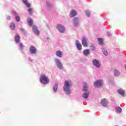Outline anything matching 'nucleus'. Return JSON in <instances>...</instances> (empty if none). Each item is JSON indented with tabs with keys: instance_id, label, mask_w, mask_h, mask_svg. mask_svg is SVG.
<instances>
[{
	"instance_id": "nucleus-1",
	"label": "nucleus",
	"mask_w": 126,
	"mask_h": 126,
	"mask_svg": "<svg viewBox=\"0 0 126 126\" xmlns=\"http://www.w3.org/2000/svg\"><path fill=\"white\" fill-rule=\"evenodd\" d=\"M70 81H65L64 86H63V90L65 92L66 94L67 95H68L71 93V92L70 91V90H69V88H70V86H71V84H70Z\"/></svg>"
},
{
	"instance_id": "nucleus-2",
	"label": "nucleus",
	"mask_w": 126,
	"mask_h": 126,
	"mask_svg": "<svg viewBox=\"0 0 126 126\" xmlns=\"http://www.w3.org/2000/svg\"><path fill=\"white\" fill-rule=\"evenodd\" d=\"M40 81L42 84H49L50 80L49 78L46 76L45 75H41Z\"/></svg>"
},
{
	"instance_id": "nucleus-3",
	"label": "nucleus",
	"mask_w": 126,
	"mask_h": 126,
	"mask_svg": "<svg viewBox=\"0 0 126 126\" xmlns=\"http://www.w3.org/2000/svg\"><path fill=\"white\" fill-rule=\"evenodd\" d=\"M57 29L61 33H64V31H65L64 27L62 25H58L57 26Z\"/></svg>"
},
{
	"instance_id": "nucleus-4",
	"label": "nucleus",
	"mask_w": 126,
	"mask_h": 126,
	"mask_svg": "<svg viewBox=\"0 0 126 126\" xmlns=\"http://www.w3.org/2000/svg\"><path fill=\"white\" fill-rule=\"evenodd\" d=\"M82 44L83 47H85L86 48H87V47H88V43H87V39H86V38H85V37H82Z\"/></svg>"
},
{
	"instance_id": "nucleus-5",
	"label": "nucleus",
	"mask_w": 126,
	"mask_h": 126,
	"mask_svg": "<svg viewBox=\"0 0 126 126\" xmlns=\"http://www.w3.org/2000/svg\"><path fill=\"white\" fill-rule=\"evenodd\" d=\"M102 84H103V82L102 80H99L94 82V86H95V87H100L102 86Z\"/></svg>"
},
{
	"instance_id": "nucleus-6",
	"label": "nucleus",
	"mask_w": 126,
	"mask_h": 126,
	"mask_svg": "<svg viewBox=\"0 0 126 126\" xmlns=\"http://www.w3.org/2000/svg\"><path fill=\"white\" fill-rule=\"evenodd\" d=\"M93 63L94 66H96V67H100L101 66V64L100 63V62L96 59H94L93 61Z\"/></svg>"
},
{
	"instance_id": "nucleus-7",
	"label": "nucleus",
	"mask_w": 126,
	"mask_h": 126,
	"mask_svg": "<svg viewBox=\"0 0 126 126\" xmlns=\"http://www.w3.org/2000/svg\"><path fill=\"white\" fill-rule=\"evenodd\" d=\"M55 63L59 68H60V69L63 68V64H62V63H61L60 60L58 59H55Z\"/></svg>"
},
{
	"instance_id": "nucleus-8",
	"label": "nucleus",
	"mask_w": 126,
	"mask_h": 126,
	"mask_svg": "<svg viewBox=\"0 0 126 126\" xmlns=\"http://www.w3.org/2000/svg\"><path fill=\"white\" fill-rule=\"evenodd\" d=\"M32 31L36 35H39L40 34V32L36 26H32Z\"/></svg>"
},
{
	"instance_id": "nucleus-9",
	"label": "nucleus",
	"mask_w": 126,
	"mask_h": 126,
	"mask_svg": "<svg viewBox=\"0 0 126 126\" xmlns=\"http://www.w3.org/2000/svg\"><path fill=\"white\" fill-rule=\"evenodd\" d=\"M76 46L79 51L82 50V45H81V44H80V42L78 40L76 41Z\"/></svg>"
},
{
	"instance_id": "nucleus-10",
	"label": "nucleus",
	"mask_w": 126,
	"mask_h": 126,
	"mask_svg": "<svg viewBox=\"0 0 126 126\" xmlns=\"http://www.w3.org/2000/svg\"><path fill=\"white\" fill-rule=\"evenodd\" d=\"M118 93L123 97H125V96H126V93H125V91L122 90L121 89H118Z\"/></svg>"
},
{
	"instance_id": "nucleus-11",
	"label": "nucleus",
	"mask_w": 126,
	"mask_h": 126,
	"mask_svg": "<svg viewBox=\"0 0 126 126\" xmlns=\"http://www.w3.org/2000/svg\"><path fill=\"white\" fill-rule=\"evenodd\" d=\"M30 52L32 54H36V52H37V49L34 46H31L30 49Z\"/></svg>"
},
{
	"instance_id": "nucleus-12",
	"label": "nucleus",
	"mask_w": 126,
	"mask_h": 126,
	"mask_svg": "<svg viewBox=\"0 0 126 126\" xmlns=\"http://www.w3.org/2000/svg\"><path fill=\"white\" fill-rule=\"evenodd\" d=\"M74 25L75 27H76L78 25V22H79V18L78 17H76L74 18Z\"/></svg>"
},
{
	"instance_id": "nucleus-13",
	"label": "nucleus",
	"mask_w": 126,
	"mask_h": 126,
	"mask_svg": "<svg viewBox=\"0 0 126 126\" xmlns=\"http://www.w3.org/2000/svg\"><path fill=\"white\" fill-rule=\"evenodd\" d=\"M15 41L16 43H19L20 42V35L17 33L15 35Z\"/></svg>"
},
{
	"instance_id": "nucleus-14",
	"label": "nucleus",
	"mask_w": 126,
	"mask_h": 126,
	"mask_svg": "<svg viewBox=\"0 0 126 126\" xmlns=\"http://www.w3.org/2000/svg\"><path fill=\"white\" fill-rule=\"evenodd\" d=\"M83 53L84 55V56H86V57H87V56H88V55H89V54H90V50H89L88 49H86V50H84Z\"/></svg>"
},
{
	"instance_id": "nucleus-15",
	"label": "nucleus",
	"mask_w": 126,
	"mask_h": 126,
	"mask_svg": "<svg viewBox=\"0 0 126 126\" xmlns=\"http://www.w3.org/2000/svg\"><path fill=\"white\" fill-rule=\"evenodd\" d=\"M56 55L59 58H62V57H63V52L60 50L57 51L56 53Z\"/></svg>"
},
{
	"instance_id": "nucleus-16",
	"label": "nucleus",
	"mask_w": 126,
	"mask_h": 126,
	"mask_svg": "<svg viewBox=\"0 0 126 126\" xmlns=\"http://www.w3.org/2000/svg\"><path fill=\"white\" fill-rule=\"evenodd\" d=\"M101 103L104 107H106V106H107V104H108V101H107V99H103L101 100Z\"/></svg>"
},
{
	"instance_id": "nucleus-17",
	"label": "nucleus",
	"mask_w": 126,
	"mask_h": 126,
	"mask_svg": "<svg viewBox=\"0 0 126 126\" xmlns=\"http://www.w3.org/2000/svg\"><path fill=\"white\" fill-rule=\"evenodd\" d=\"M76 11L74 10H72L70 12V17H74L76 15Z\"/></svg>"
},
{
	"instance_id": "nucleus-18",
	"label": "nucleus",
	"mask_w": 126,
	"mask_h": 126,
	"mask_svg": "<svg viewBox=\"0 0 126 126\" xmlns=\"http://www.w3.org/2000/svg\"><path fill=\"white\" fill-rule=\"evenodd\" d=\"M28 22L29 23V25L30 26H33V21L31 18H28Z\"/></svg>"
},
{
	"instance_id": "nucleus-19",
	"label": "nucleus",
	"mask_w": 126,
	"mask_h": 126,
	"mask_svg": "<svg viewBox=\"0 0 126 126\" xmlns=\"http://www.w3.org/2000/svg\"><path fill=\"white\" fill-rule=\"evenodd\" d=\"M97 40L98 41V43H99V45H103L104 44L103 38H98Z\"/></svg>"
},
{
	"instance_id": "nucleus-20",
	"label": "nucleus",
	"mask_w": 126,
	"mask_h": 126,
	"mask_svg": "<svg viewBox=\"0 0 126 126\" xmlns=\"http://www.w3.org/2000/svg\"><path fill=\"white\" fill-rule=\"evenodd\" d=\"M84 86H83V91H87L88 90V87L86 83H84Z\"/></svg>"
},
{
	"instance_id": "nucleus-21",
	"label": "nucleus",
	"mask_w": 126,
	"mask_h": 126,
	"mask_svg": "<svg viewBox=\"0 0 126 126\" xmlns=\"http://www.w3.org/2000/svg\"><path fill=\"white\" fill-rule=\"evenodd\" d=\"M88 96H89V93H85L83 94V97L85 99H87L88 98Z\"/></svg>"
},
{
	"instance_id": "nucleus-22",
	"label": "nucleus",
	"mask_w": 126,
	"mask_h": 126,
	"mask_svg": "<svg viewBox=\"0 0 126 126\" xmlns=\"http://www.w3.org/2000/svg\"><path fill=\"white\" fill-rule=\"evenodd\" d=\"M116 112L118 113V114L122 113V108L121 107H116Z\"/></svg>"
},
{
	"instance_id": "nucleus-23",
	"label": "nucleus",
	"mask_w": 126,
	"mask_h": 126,
	"mask_svg": "<svg viewBox=\"0 0 126 126\" xmlns=\"http://www.w3.org/2000/svg\"><path fill=\"white\" fill-rule=\"evenodd\" d=\"M102 52L103 54L105 55V56H108V51H107V49L103 48Z\"/></svg>"
},
{
	"instance_id": "nucleus-24",
	"label": "nucleus",
	"mask_w": 126,
	"mask_h": 126,
	"mask_svg": "<svg viewBox=\"0 0 126 126\" xmlns=\"http://www.w3.org/2000/svg\"><path fill=\"white\" fill-rule=\"evenodd\" d=\"M53 90L56 92L58 90V84H56L53 87Z\"/></svg>"
},
{
	"instance_id": "nucleus-25",
	"label": "nucleus",
	"mask_w": 126,
	"mask_h": 126,
	"mask_svg": "<svg viewBox=\"0 0 126 126\" xmlns=\"http://www.w3.org/2000/svg\"><path fill=\"white\" fill-rule=\"evenodd\" d=\"M10 27L12 29V30H14V29L15 28V25L13 23H11Z\"/></svg>"
},
{
	"instance_id": "nucleus-26",
	"label": "nucleus",
	"mask_w": 126,
	"mask_h": 126,
	"mask_svg": "<svg viewBox=\"0 0 126 126\" xmlns=\"http://www.w3.org/2000/svg\"><path fill=\"white\" fill-rule=\"evenodd\" d=\"M15 19L17 22H19V21H20V17H19V16H18V15H16Z\"/></svg>"
},
{
	"instance_id": "nucleus-27",
	"label": "nucleus",
	"mask_w": 126,
	"mask_h": 126,
	"mask_svg": "<svg viewBox=\"0 0 126 126\" xmlns=\"http://www.w3.org/2000/svg\"><path fill=\"white\" fill-rule=\"evenodd\" d=\"M90 47H91V49H92L93 51H95V46H94V44L91 43V44H90Z\"/></svg>"
},
{
	"instance_id": "nucleus-28",
	"label": "nucleus",
	"mask_w": 126,
	"mask_h": 126,
	"mask_svg": "<svg viewBox=\"0 0 126 126\" xmlns=\"http://www.w3.org/2000/svg\"><path fill=\"white\" fill-rule=\"evenodd\" d=\"M114 74L116 76H118V75L120 74V72H119V71H118V70H115Z\"/></svg>"
},
{
	"instance_id": "nucleus-29",
	"label": "nucleus",
	"mask_w": 126,
	"mask_h": 126,
	"mask_svg": "<svg viewBox=\"0 0 126 126\" xmlns=\"http://www.w3.org/2000/svg\"><path fill=\"white\" fill-rule=\"evenodd\" d=\"M28 11H29L30 15H32V9L31 8H30L28 9Z\"/></svg>"
},
{
	"instance_id": "nucleus-30",
	"label": "nucleus",
	"mask_w": 126,
	"mask_h": 126,
	"mask_svg": "<svg viewBox=\"0 0 126 126\" xmlns=\"http://www.w3.org/2000/svg\"><path fill=\"white\" fill-rule=\"evenodd\" d=\"M20 47L21 50H23V49L24 48V47L22 45V43H20Z\"/></svg>"
},
{
	"instance_id": "nucleus-31",
	"label": "nucleus",
	"mask_w": 126,
	"mask_h": 126,
	"mask_svg": "<svg viewBox=\"0 0 126 126\" xmlns=\"http://www.w3.org/2000/svg\"><path fill=\"white\" fill-rule=\"evenodd\" d=\"M86 15H88V16H90V13L89 12V11H86Z\"/></svg>"
},
{
	"instance_id": "nucleus-32",
	"label": "nucleus",
	"mask_w": 126,
	"mask_h": 126,
	"mask_svg": "<svg viewBox=\"0 0 126 126\" xmlns=\"http://www.w3.org/2000/svg\"><path fill=\"white\" fill-rule=\"evenodd\" d=\"M22 1L23 2V3H25V4H26V3H27L28 2L27 0H22Z\"/></svg>"
},
{
	"instance_id": "nucleus-33",
	"label": "nucleus",
	"mask_w": 126,
	"mask_h": 126,
	"mask_svg": "<svg viewBox=\"0 0 126 126\" xmlns=\"http://www.w3.org/2000/svg\"><path fill=\"white\" fill-rule=\"evenodd\" d=\"M26 5L27 7H30V3H29V2L26 3Z\"/></svg>"
},
{
	"instance_id": "nucleus-34",
	"label": "nucleus",
	"mask_w": 126,
	"mask_h": 126,
	"mask_svg": "<svg viewBox=\"0 0 126 126\" xmlns=\"http://www.w3.org/2000/svg\"><path fill=\"white\" fill-rule=\"evenodd\" d=\"M7 20H10L11 19L10 16H8V17H7Z\"/></svg>"
},
{
	"instance_id": "nucleus-35",
	"label": "nucleus",
	"mask_w": 126,
	"mask_h": 126,
	"mask_svg": "<svg viewBox=\"0 0 126 126\" xmlns=\"http://www.w3.org/2000/svg\"><path fill=\"white\" fill-rule=\"evenodd\" d=\"M107 35H108V36H110L111 35V33H110V32H107Z\"/></svg>"
},
{
	"instance_id": "nucleus-36",
	"label": "nucleus",
	"mask_w": 126,
	"mask_h": 126,
	"mask_svg": "<svg viewBox=\"0 0 126 126\" xmlns=\"http://www.w3.org/2000/svg\"><path fill=\"white\" fill-rule=\"evenodd\" d=\"M47 6H48V7H50V6H51L50 4L49 3H47Z\"/></svg>"
},
{
	"instance_id": "nucleus-37",
	"label": "nucleus",
	"mask_w": 126,
	"mask_h": 126,
	"mask_svg": "<svg viewBox=\"0 0 126 126\" xmlns=\"http://www.w3.org/2000/svg\"><path fill=\"white\" fill-rule=\"evenodd\" d=\"M13 13H14V14H16V12H15L14 11L13 12Z\"/></svg>"
}]
</instances>
